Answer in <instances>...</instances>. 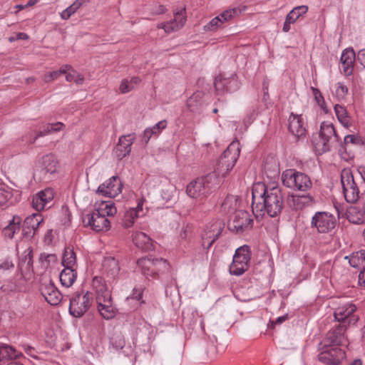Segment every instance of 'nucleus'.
I'll return each mask as SVG.
<instances>
[{
    "label": "nucleus",
    "instance_id": "obj_32",
    "mask_svg": "<svg viewBox=\"0 0 365 365\" xmlns=\"http://www.w3.org/2000/svg\"><path fill=\"white\" fill-rule=\"evenodd\" d=\"M77 277V272L73 267H64L60 274L61 284L66 287L73 285Z\"/></svg>",
    "mask_w": 365,
    "mask_h": 365
},
{
    "label": "nucleus",
    "instance_id": "obj_52",
    "mask_svg": "<svg viewBox=\"0 0 365 365\" xmlns=\"http://www.w3.org/2000/svg\"><path fill=\"white\" fill-rule=\"evenodd\" d=\"M312 91L313 93V95L314 96V99L318 104L319 106L323 110H325L326 108V103L324 98V96H322L321 91L314 87H312Z\"/></svg>",
    "mask_w": 365,
    "mask_h": 365
},
{
    "label": "nucleus",
    "instance_id": "obj_50",
    "mask_svg": "<svg viewBox=\"0 0 365 365\" xmlns=\"http://www.w3.org/2000/svg\"><path fill=\"white\" fill-rule=\"evenodd\" d=\"M96 295V301L98 305H101L103 304H113L111 292L109 289Z\"/></svg>",
    "mask_w": 365,
    "mask_h": 365
},
{
    "label": "nucleus",
    "instance_id": "obj_59",
    "mask_svg": "<svg viewBox=\"0 0 365 365\" xmlns=\"http://www.w3.org/2000/svg\"><path fill=\"white\" fill-rule=\"evenodd\" d=\"M143 288H134L133 290V298L139 301L140 304H145V301L143 300Z\"/></svg>",
    "mask_w": 365,
    "mask_h": 365
},
{
    "label": "nucleus",
    "instance_id": "obj_5",
    "mask_svg": "<svg viewBox=\"0 0 365 365\" xmlns=\"http://www.w3.org/2000/svg\"><path fill=\"white\" fill-rule=\"evenodd\" d=\"M240 153L239 145L235 143H230L221 155L217 165V171L221 173L222 178H225L228 173L235 166Z\"/></svg>",
    "mask_w": 365,
    "mask_h": 365
},
{
    "label": "nucleus",
    "instance_id": "obj_24",
    "mask_svg": "<svg viewBox=\"0 0 365 365\" xmlns=\"http://www.w3.org/2000/svg\"><path fill=\"white\" fill-rule=\"evenodd\" d=\"M319 134L325 139L326 142H329L331 145L333 143H341V138L337 134L334 126L329 122H323L320 126Z\"/></svg>",
    "mask_w": 365,
    "mask_h": 365
},
{
    "label": "nucleus",
    "instance_id": "obj_44",
    "mask_svg": "<svg viewBox=\"0 0 365 365\" xmlns=\"http://www.w3.org/2000/svg\"><path fill=\"white\" fill-rule=\"evenodd\" d=\"M240 13V10L239 9L233 8L222 12L217 16L219 17V19H220L221 24L223 25L224 23H226L231 20L235 16H238Z\"/></svg>",
    "mask_w": 365,
    "mask_h": 365
},
{
    "label": "nucleus",
    "instance_id": "obj_37",
    "mask_svg": "<svg viewBox=\"0 0 365 365\" xmlns=\"http://www.w3.org/2000/svg\"><path fill=\"white\" fill-rule=\"evenodd\" d=\"M18 354L14 348L7 344H0V363L13 359H16Z\"/></svg>",
    "mask_w": 365,
    "mask_h": 365
},
{
    "label": "nucleus",
    "instance_id": "obj_25",
    "mask_svg": "<svg viewBox=\"0 0 365 365\" xmlns=\"http://www.w3.org/2000/svg\"><path fill=\"white\" fill-rule=\"evenodd\" d=\"M288 129L292 134L297 138L305 135L306 129L301 115L291 113L289 118Z\"/></svg>",
    "mask_w": 365,
    "mask_h": 365
},
{
    "label": "nucleus",
    "instance_id": "obj_2",
    "mask_svg": "<svg viewBox=\"0 0 365 365\" xmlns=\"http://www.w3.org/2000/svg\"><path fill=\"white\" fill-rule=\"evenodd\" d=\"M341 183L344 198L349 203L356 202L365 193V190H363L362 185H359L349 168L341 170Z\"/></svg>",
    "mask_w": 365,
    "mask_h": 365
},
{
    "label": "nucleus",
    "instance_id": "obj_40",
    "mask_svg": "<svg viewBox=\"0 0 365 365\" xmlns=\"http://www.w3.org/2000/svg\"><path fill=\"white\" fill-rule=\"evenodd\" d=\"M348 220L354 224H361L364 222V213L358 211L356 207H351L347 211Z\"/></svg>",
    "mask_w": 365,
    "mask_h": 365
},
{
    "label": "nucleus",
    "instance_id": "obj_56",
    "mask_svg": "<svg viewBox=\"0 0 365 365\" xmlns=\"http://www.w3.org/2000/svg\"><path fill=\"white\" fill-rule=\"evenodd\" d=\"M264 170L267 176L270 178H274L278 175L279 173V167L276 164H274L273 168L270 170L269 163H266L264 165Z\"/></svg>",
    "mask_w": 365,
    "mask_h": 365
},
{
    "label": "nucleus",
    "instance_id": "obj_51",
    "mask_svg": "<svg viewBox=\"0 0 365 365\" xmlns=\"http://www.w3.org/2000/svg\"><path fill=\"white\" fill-rule=\"evenodd\" d=\"M222 26L221 20L217 16L204 26V30L205 31H215Z\"/></svg>",
    "mask_w": 365,
    "mask_h": 365
},
{
    "label": "nucleus",
    "instance_id": "obj_1",
    "mask_svg": "<svg viewBox=\"0 0 365 365\" xmlns=\"http://www.w3.org/2000/svg\"><path fill=\"white\" fill-rule=\"evenodd\" d=\"M283 206L284 197L281 187L272 186L263 200L252 206V212L257 217L263 216L267 212L269 217H274L281 213Z\"/></svg>",
    "mask_w": 365,
    "mask_h": 365
},
{
    "label": "nucleus",
    "instance_id": "obj_64",
    "mask_svg": "<svg viewBox=\"0 0 365 365\" xmlns=\"http://www.w3.org/2000/svg\"><path fill=\"white\" fill-rule=\"evenodd\" d=\"M359 143V138L354 135H346L344 139V143L347 145L349 143L357 144Z\"/></svg>",
    "mask_w": 365,
    "mask_h": 365
},
{
    "label": "nucleus",
    "instance_id": "obj_45",
    "mask_svg": "<svg viewBox=\"0 0 365 365\" xmlns=\"http://www.w3.org/2000/svg\"><path fill=\"white\" fill-rule=\"evenodd\" d=\"M92 286L96 292V294L108 289L105 279L101 277H95L92 281Z\"/></svg>",
    "mask_w": 365,
    "mask_h": 365
},
{
    "label": "nucleus",
    "instance_id": "obj_41",
    "mask_svg": "<svg viewBox=\"0 0 365 365\" xmlns=\"http://www.w3.org/2000/svg\"><path fill=\"white\" fill-rule=\"evenodd\" d=\"M13 203L12 190L10 187L0 188V206L5 205L6 204L12 205Z\"/></svg>",
    "mask_w": 365,
    "mask_h": 365
},
{
    "label": "nucleus",
    "instance_id": "obj_29",
    "mask_svg": "<svg viewBox=\"0 0 365 365\" xmlns=\"http://www.w3.org/2000/svg\"><path fill=\"white\" fill-rule=\"evenodd\" d=\"M271 186H267L264 182H258L253 185L252 190V203L253 205H257L258 202H261L264 198L265 195L269 192Z\"/></svg>",
    "mask_w": 365,
    "mask_h": 365
},
{
    "label": "nucleus",
    "instance_id": "obj_16",
    "mask_svg": "<svg viewBox=\"0 0 365 365\" xmlns=\"http://www.w3.org/2000/svg\"><path fill=\"white\" fill-rule=\"evenodd\" d=\"M224 227L225 223L220 220H217L211 223L210 225L207 226L206 230L202 235V246L205 247V241L209 240L210 241L207 246L206 247L207 250H209L213 243L221 235Z\"/></svg>",
    "mask_w": 365,
    "mask_h": 365
},
{
    "label": "nucleus",
    "instance_id": "obj_6",
    "mask_svg": "<svg viewBox=\"0 0 365 365\" xmlns=\"http://www.w3.org/2000/svg\"><path fill=\"white\" fill-rule=\"evenodd\" d=\"M251 259L250 246L245 245L235 250L232 264L230 265V273L232 275L240 276L249 268Z\"/></svg>",
    "mask_w": 365,
    "mask_h": 365
},
{
    "label": "nucleus",
    "instance_id": "obj_28",
    "mask_svg": "<svg viewBox=\"0 0 365 365\" xmlns=\"http://www.w3.org/2000/svg\"><path fill=\"white\" fill-rule=\"evenodd\" d=\"M22 219L18 215H14L12 220L2 230V235L8 239H13L15 234L19 233L21 227Z\"/></svg>",
    "mask_w": 365,
    "mask_h": 365
},
{
    "label": "nucleus",
    "instance_id": "obj_4",
    "mask_svg": "<svg viewBox=\"0 0 365 365\" xmlns=\"http://www.w3.org/2000/svg\"><path fill=\"white\" fill-rule=\"evenodd\" d=\"M137 264L146 278L149 277L158 278L160 274L168 272L170 269L167 260L162 258H153L151 256L138 259Z\"/></svg>",
    "mask_w": 365,
    "mask_h": 365
},
{
    "label": "nucleus",
    "instance_id": "obj_49",
    "mask_svg": "<svg viewBox=\"0 0 365 365\" xmlns=\"http://www.w3.org/2000/svg\"><path fill=\"white\" fill-rule=\"evenodd\" d=\"M110 341L116 350L123 349L125 344V339L121 334H114L110 339Z\"/></svg>",
    "mask_w": 365,
    "mask_h": 365
},
{
    "label": "nucleus",
    "instance_id": "obj_61",
    "mask_svg": "<svg viewBox=\"0 0 365 365\" xmlns=\"http://www.w3.org/2000/svg\"><path fill=\"white\" fill-rule=\"evenodd\" d=\"M356 61L365 68V48L359 51L356 56Z\"/></svg>",
    "mask_w": 365,
    "mask_h": 365
},
{
    "label": "nucleus",
    "instance_id": "obj_34",
    "mask_svg": "<svg viewBox=\"0 0 365 365\" xmlns=\"http://www.w3.org/2000/svg\"><path fill=\"white\" fill-rule=\"evenodd\" d=\"M167 126L165 120H160L152 128H148L144 130L143 140L147 144L153 135H158Z\"/></svg>",
    "mask_w": 365,
    "mask_h": 365
},
{
    "label": "nucleus",
    "instance_id": "obj_38",
    "mask_svg": "<svg viewBox=\"0 0 365 365\" xmlns=\"http://www.w3.org/2000/svg\"><path fill=\"white\" fill-rule=\"evenodd\" d=\"M76 264V256L73 250L70 247L65 248L63 257L62 265L64 267H73Z\"/></svg>",
    "mask_w": 365,
    "mask_h": 365
},
{
    "label": "nucleus",
    "instance_id": "obj_20",
    "mask_svg": "<svg viewBox=\"0 0 365 365\" xmlns=\"http://www.w3.org/2000/svg\"><path fill=\"white\" fill-rule=\"evenodd\" d=\"M54 193L51 188H46L36 194L32 199V207L37 211L43 210L51 202Z\"/></svg>",
    "mask_w": 365,
    "mask_h": 365
},
{
    "label": "nucleus",
    "instance_id": "obj_31",
    "mask_svg": "<svg viewBox=\"0 0 365 365\" xmlns=\"http://www.w3.org/2000/svg\"><path fill=\"white\" fill-rule=\"evenodd\" d=\"M220 176L221 173H219L215 168V171L200 178L210 194L220 185Z\"/></svg>",
    "mask_w": 365,
    "mask_h": 365
},
{
    "label": "nucleus",
    "instance_id": "obj_3",
    "mask_svg": "<svg viewBox=\"0 0 365 365\" xmlns=\"http://www.w3.org/2000/svg\"><path fill=\"white\" fill-rule=\"evenodd\" d=\"M281 179L284 186L295 191L306 192L312 187L309 176L295 169L285 170Z\"/></svg>",
    "mask_w": 365,
    "mask_h": 365
},
{
    "label": "nucleus",
    "instance_id": "obj_63",
    "mask_svg": "<svg viewBox=\"0 0 365 365\" xmlns=\"http://www.w3.org/2000/svg\"><path fill=\"white\" fill-rule=\"evenodd\" d=\"M287 318H288L287 314L279 317L275 321H270L269 326L271 329H273L276 324H282L284 322H285L287 319Z\"/></svg>",
    "mask_w": 365,
    "mask_h": 365
},
{
    "label": "nucleus",
    "instance_id": "obj_55",
    "mask_svg": "<svg viewBox=\"0 0 365 365\" xmlns=\"http://www.w3.org/2000/svg\"><path fill=\"white\" fill-rule=\"evenodd\" d=\"M201 98L200 93H194L192 96H190L187 101V106L191 111H194L195 108H197V98Z\"/></svg>",
    "mask_w": 365,
    "mask_h": 365
},
{
    "label": "nucleus",
    "instance_id": "obj_12",
    "mask_svg": "<svg viewBox=\"0 0 365 365\" xmlns=\"http://www.w3.org/2000/svg\"><path fill=\"white\" fill-rule=\"evenodd\" d=\"M356 306L353 303H346L337 307L334 312V319L338 324H343L348 327L355 324L359 317L354 314Z\"/></svg>",
    "mask_w": 365,
    "mask_h": 365
},
{
    "label": "nucleus",
    "instance_id": "obj_46",
    "mask_svg": "<svg viewBox=\"0 0 365 365\" xmlns=\"http://www.w3.org/2000/svg\"><path fill=\"white\" fill-rule=\"evenodd\" d=\"M175 19L173 21L177 26V29L182 28L186 21L187 16L185 15V7H183L181 10L174 12Z\"/></svg>",
    "mask_w": 365,
    "mask_h": 365
},
{
    "label": "nucleus",
    "instance_id": "obj_8",
    "mask_svg": "<svg viewBox=\"0 0 365 365\" xmlns=\"http://www.w3.org/2000/svg\"><path fill=\"white\" fill-rule=\"evenodd\" d=\"M227 226L231 232L235 234H242L252 228L253 220L248 212L238 210L232 215Z\"/></svg>",
    "mask_w": 365,
    "mask_h": 365
},
{
    "label": "nucleus",
    "instance_id": "obj_39",
    "mask_svg": "<svg viewBox=\"0 0 365 365\" xmlns=\"http://www.w3.org/2000/svg\"><path fill=\"white\" fill-rule=\"evenodd\" d=\"M98 310L101 315L106 319H113L115 314V309L113 306V304H98Z\"/></svg>",
    "mask_w": 365,
    "mask_h": 365
},
{
    "label": "nucleus",
    "instance_id": "obj_7",
    "mask_svg": "<svg viewBox=\"0 0 365 365\" xmlns=\"http://www.w3.org/2000/svg\"><path fill=\"white\" fill-rule=\"evenodd\" d=\"M93 302V295L89 292L85 294L75 292L69 299V313L76 318H80L89 309Z\"/></svg>",
    "mask_w": 365,
    "mask_h": 365
},
{
    "label": "nucleus",
    "instance_id": "obj_60",
    "mask_svg": "<svg viewBox=\"0 0 365 365\" xmlns=\"http://www.w3.org/2000/svg\"><path fill=\"white\" fill-rule=\"evenodd\" d=\"M158 28H163L166 33H170L174 31H177L179 29H177L176 25L175 23L171 21L170 22H166L163 24H162V26H158Z\"/></svg>",
    "mask_w": 365,
    "mask_h": 365
},
{
    "label": "nucleus",
    "instance_id": "obj_22",
    "mask_svg": "<svg viewBox=\"0 0 365 365\" xmlns=\"http://www.w3.org/2000/svg\"><path fill=\"white\" fill-rule=\"evenodd\" d=\"M186 192L192 198H204L210 195L207 188L205 186V182H202L200 178L192 181L187 185Z\"/></svg>",
    "mask_w": 365,
    "mask_h": 365
},
{
    "label": "nucleus",
    "instance_id": "obj_48",
    "mask_svg": "<svg viewBox=\"0 0 365 365\" xmlns=\"http://www.w3.org/2000/svg\"><path fill=\"white\" fill-rule=\"evenodd\" d=\"M33 249L29 247L25 251V255L21 259V264L28 270L33 267Z\"/></svg>",
    "mask_w": 365,
    "mask_h": 365
},
{
    "label": "nucleus",
    "instance_id": "obj_53",
    "mask_svg": "<svg viewBox=\"0 0 365 365\" xmlns=\"http://www.w3.org/2000/svg\"><path fill=\"white\" fill-rule=\"evenodd\" d=\"M64 74V71H54L52 72H48L46 73L43 76V81L45 83H50L56 79H57L58 77H60L61 75Z\"/></svg>",
    "mask_w": 365,
    "mask_h": 365
},
{
    "label": "nucleus",
    "instance_id": "obj_33",
    "mask_svg": "<svg viewBox=\"0 0 365 365\" xmlns=\"http://www.w3.org/2000/svg\"><path fill=\"white\" fill-rule=\"evenodd\" d=\"M41 166L46 173L52 174L57 171L58 162L54 155L48 154L42 158Z\"/></svg>",
    "mask_w": 365,
    "mask_h": 365
},
{
    "label": "nucleus",
    "instance_id": "obj_36",
    "mask_svg": "<svg viewBox=\"0 0 365 365\" xmlns=\"http://www.w3.org/2000/svg\"><path fill=\"white\" fill-rule=\"evenodd\" d=\"M334 111L339 121L345 127L349 128L351 125L350 117L346 108L343 106L336 104L334 106Z\"/></svg>",
    "mask_w": 365,
    "mask_h": 365
},
{
    "label": "nucleus",
    "instance_id": "obj_23",
    "mask_svg": "<svg viewBox=\"0 0 365 365\" xmlns=\"http://www.w3.org/2000/svg\"><path fill=\"white\" fill-rule=\"evenodd\" d=\"M341 72L346 76H351L356 61V53L353 48L345 49L341 56Z\"/></svg>",
    "mask_w": 365,
    "mask_h": 365
},
{
    "label": "nucleus",
    "instance_id": "obj_42",
    "mask_svg": "<svg viewBox=\"0 0 365 365\" xmlns=\"http://www.w3.org/2000/svg\"><path fill=\"white\" fill-rule=\"evenodd\" d=\"M63 125H64L63 123H62L61 122L48 124L46 126V129L44 130L43 131H40L36 135V137L34 138V141L32 143H34L38 137L44 136L51 132L60 131L62 129Z\"/></svg>",
    "mask_w": 365,
    "mask_h": 365
},
{
    "label": "nucleus",
    "instance_id": "obj_14",
    "mask_svg": "<svg viewBox=\"0 0 365 365\" xmlns=\"http://www.w3.org/2000/svg\"><path fill=\"white\" fill-rule=\"evenodd\" d=\"M43 221V218L39 213H34L26 217L21 227L22 230V238L31 240Z\"/></svg>",
    "mask_w": 365,
    "mask_h": 365
},
{
    "label": "nucleus",
    "instance_id": "obj_15",
    "mask_svg": "<svg viewBox=\"0 0 365 365\" xmlns=\"http://www.w3.org/2000/svg\"><path fill=\"white\" fill-rule=\"evenodd\" d=\"M214 86L217 95H222L227 92H235L240 88V82L235 75L230 78H224L222 75L215 77Z\"/></svg>",
    "mask_w": 365,
    "mask_h": 365
},
{
    "label": "nucleus",
    "instance_id": "obj_58",
    "mask_svg": "<svg viewBox=\"0 0 365 365\" xmlns=\"http://www.w3.org/2000/svg\"><path fill=\"white\" fill-rule=\"evenodd\" d=\"M134 86L130 85L127 79H123L120 85L119 90L122 93H126L133 90Z\"/></svg>",
    "mask_w": 365,
    "mask_h": 365
},
{
    "label": "nucleus",
    "instance_id": "obj_17",
    "mask_svg": "<svg viewBox=\"0 0 365 365\" xmlns=\"http://www.w3.org/2000/svg\"><path fill=\"white\" fill-rule=\"evenodd\" d=\"M40 291L45 300L52 306L58 305L63 299L61 293L51 280L42 283Z\"/></svg>",
    "mask_w": 365,
    "mask_h": 365
},
{
    "label": "nucleus",
    "instance_id": "obj_35",
    "mask_svg": "<svg viewBox=\"0 0 365 365\" xmlns=\"http://www.w3.org/2000/svg\"><path fill=\"white\" fill-rule=\"evenodd\" d=\"M312 145L318 155L329 151L331 148V145L329 142H326L325 139L322 138L319 133L317 135H313Z\"/></svg>",
    "mask_w": 365,
    "mask_h": 365
},
{
    "label": "nucleus",
    "instance_id": "obj_54",
    "mask_svg": "<svg viewBox=\"0 0 365 365\" xmlns=\"http://www.w3.org/2000/svg\"><path fill=\"white\" fill-rule=\"evenodd\" d=\"M348 94V88L342 83L339 82L336 88V96L338 99H344Z\"/></svg>",
    "mask_w": 365,
    "mask_h": 365
},
{
    "label": "nucleus",
    "instance_id": "obj_13",
    "mask_svg": "<svg viewBox=\"0 0 365 365\" xmlns=\"http://www.w3.org/2000/svg\"><path fill=\"white\" fill-rule=\"evenodd\" d=\"M83 222L97 232L107 231L110 227V221L104 213H101L100 210L86 215L83 218Z\"/></svg>",
    "mask_w": 365,
    "mask_h": 365
},
{
    "label": "nucleus",
    "instance_id": "obj_18",
    "mask_svg": "<svg viewBox=\"0 0 365 365\" xmlns=\"http://www.w3.org/2000/svg\"><path fill=\"white\" fill-rule=\"evenodd\" d=\"M122 189V185L118 176H112L107 181L100 185L97 193L105 197H115Z\"/></svg>",
    "mask_w": 365,
    "mask_h": 365
},
{
    "label": "nucleus",
    "instance_id": "obj_19",
    "mask_svg": "<svg viewBox=\"0 0 365 365\" xmlns=\"http://www.w3.org/2000/svg\"><path fill=\"white\" fill-rule=\"evenodd\" d=\"M135 140V134L130 133L126 135H122L119 138L118 143L115 148L114 152L117 158L120 160L131 151V146Z\"/></svg>",
    "mask_w": 365,
    "mask_h": 365
},
{
    "label": "nucleus",
    "instance_id": "obj_11",
    "mask_svg": "<svg viewBox=\"0 0 365 365\" xmlns=\"http://www.w3.org/2000/svg\"><path fill=\"white\" fill-rule=\"evenodd\" d=\"M319 349L318 359L327 365H339L346 358L345 351L339 347L327 346L320 343Z\"/></svg>",
    "mask_w": 365,
    "mask_h": 365
},
{
    "label": "nucleus",
    "instance_id": "obj_30",
    "mask_svg": "<svg viewBox=\"0 0 365 365\" xmlns=\"http://www.w3.org/2000/svg\"><path fill=\"white\" fill-rule=\"evenodd\" d=\"M103 268L108 277L115 280L118 275L120 267L118 261L114 257H107L103 260Z\"/></svg>",
    "mask_w": 365,
    "mask_h": 365
},
{
    "label": "nucleus",
    "instance_id": "obj_47",
    "mask_svg": "<svg viewBox=\"0 0 365 365\" xmlns=\"http://www.w3.org/2000/svg\"><path fill=\"white\" fill-rule=\"evenodd\" d=\"M98 210H100L101 213H104L106 217L114 216L117 212V210L116 207L114 206V203L111 202H102L100 208H98Z\"/></svg>",
    "mask_w": 365,
    "mask_h": 365
},
{
    "label": "nucleus",
    "instance_id": "obj_10",
    "mask_svg": "<svg viewBox=\"0 0 365 365\" xmlns=\"http://www.w3.org/2000/svg\"><path fill=\"white\" fill-rule=\"evenodd\" d=\"M347 327L343 324L336 323L327 333L325 338L321 342L327 346H336L346 345L347 343V336L346 331Z\"/></svg>",
    "mask_w": 365,
    "mask_h": 365
},
{
    "label": "nucleus",
    "instance_id": "obj_26",
    "mask_svg": "<svg viewBox=\"0 0 365 365\" xmlns=\"http://www.w3.org/2000/svg\"><path fill=\"white\" fill-rule=\"evenodd\" d=\"M134 245L143 251H151L154 250V242L146 234L142 232H135L133 234Z\"/></svg>",
    "mask_w": 365,
    "mask_h": 365
},
{
    "label": "nucleus",
    "instance_id": "obj_27",
    "mask_svg": "<svg viewBox=\"0 0 365 365\" xmlns=\"http://www.w3.org/2000/svg\"><path fill=\"white\" fill-rule=\"evenodd\" d=\"M308 11L307 6H299L294 7L289 13L287 15L285 21L283 25L282 31L285 33L290 30V25L294 24L297 19L302 15L305 14Z\"/></svg>",
    "mask_w": 365,
    "mask_h": 365
},
{
    "label": "nucleus",
    "instance_id": "obj_57",
    "mask_svg": "<svg viewBox=\"0 0 365 365\" xmlns=\"http://www.w3.org/2000/svg\"><path fill=\"white\" fill-rule=\"evenodd\" d=\"M78 9L73 4H72L70 6L66 8L65 10L62 11L61 14V17L64 19H68L72 14L77 11Z\"/></svg>",
    "mask_w": 365,
    "mask_h": 365
},
{
    "label": "nucleus",
    "instance_id": "obj_43",
    "mask_svg": "<svg viewBox=\"0 0 365 365\" xmlns=\"http://www.w3.org/2000/svg\"><path fill=\"white\" fill-rule=\"evenodd\" d=\"M137 210L135 209H130L127 211L123 218L122 225L125 228L130 227L137 217Z\"/></svg>",
    "mask_w": 365,
    "mask_h": 365
},
{
    "label": "nucleus",
    "instance_id": "obj_21",
    "mask_svg": "<svg viewBox=\"0 0 365 365\" xmlns=\"http://www.w3.org/2000/svg\"><path fill=\"white\" fill-rule=\"evenodd\" d=\"M314 201V198L310 195H294L289 194L287 198V202L289 206L295 210H301L305 207L310 205Z\"/></svg>",
    "mask_w": 365,
    "mask_h": 365
},
{
    "label": "nucleus",
    "instance_id": "obj_9",
    "mask_svg": "<svg viewBox=\"0 0 365 365\" xmlns=\"http://www.w3.org/2000/svg\"><path fill=\"white\" fill-rule=\"evenodd\" d=\"M337 222L336 217L328 212H317L312 218L311 227L318 233L325 234L334 229Z\"/></svg>",
    "mask_w": 365,
    "mask_h": 365
},
{
    "label": "nucleus",
    "instance_id": "obj_62",
    "mask_svg": "<svg viewBox=\"0 0 365 365\" xmlns=\"http://www.w3.org/2000/svg\"><path fill=\"white\" fill-rule=\"evenodd\" d=\"M359 251H358L355 255H351L350 259H349V264L351 266L354 267H356L358 266V262L359 260H361V262H365V259H363L361 257H360L359 256Z\"/></svg>",
    "mask_w": 365,
    "mask_h": 365
}]
</instances>
